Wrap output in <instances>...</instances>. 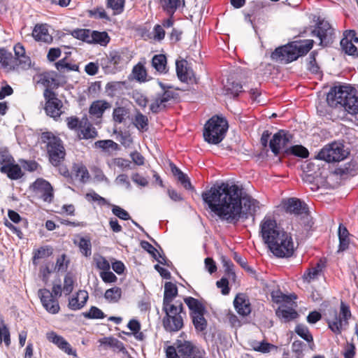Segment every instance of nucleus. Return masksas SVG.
I'll use <instances>...</instances> for the list:
<instances>
[{"instance_id":"35","label":"nucleus","mask_w":358,"mask_h":358,"mask_svg":"<svg viewBox=\"0 0 358 358\" xmlns=\"http://www.w3.org/2000/svg\"><path fill=\"white\" fill-rule=\"evenodd\" d=\"M148 118L146 115L141 113L140 111H137L133 124L135 127L141 131H146L148 129Z\"/></svg>"},{"instance_id":"61","label":"nucleus","mask_w":358,"mask_h":358,"mask_svg":"<svg viewBox=\"0 0 358 358\" xmlns=\"http://www.w3.org/2000/svg\"><path fill=\"white\" fill-rule=\"evenodd\" d=\"M13 163H15L14 158L7 151H3L0 152V167L6 166H8Z\"/></svg>"},{"instance_id":"38","label":"nucleus","mask_w":358,"mask_h":358,"mask_svg":"<svg viewBox=\"0 0 358 358\" xmlns=\"http://www.w3.org/2000/svg\"><path fill=\"white\" fill-rule=\"evenodd\" d=\"M78 246L85 257H87L92 255V243L89 237H80Z\"/></svg>"},{"instance_id":"31","label":"nucleus","mask_w":358,"mask_h":358,"mask_svg":"<svg viewBox=\"0 0 358 358\" xmlns=\"http://www.w3.org/2000/svg\"><path fill=\"white\" fill-rule=\"evenodd\" d=\"M295 332L308 343L309 348L312 350H314L315 345L313 341V337L306 326L301 324H297L295 327Z\"/></svg>"},{"instance_id":"16","label":"nucleus","mask_w":358,"mask_h":358,"mask_svg":"<svg viewBox=\"0 0 358 358\" xmlns=\"http://www.w3.org/2000/svg\"><path fill=\"white\" fill-rule=\"evenodd\" d=\"M313 33L320 38V45L322 46H327L333 43L334 29L327 21H319Z\"/></svg>"},{"instance_id":"39","label":"nucleus","mask_w":358,"mask_h":358,"mask_svg":"<svg viewBox=\"0 0 358 358\" xmlns=\"http://www.w3.org/2000/svg\"><path fill=\"white\" fill-rule=\"evenodd\" d=\"M121 296L122 289L118 287L110 288L104 294V298L110 303L118 302Z\"/></svg>"},{"instance_id":"6","label":"nucleus","mask_w":358,"mask_h":358,"mask_svg":"<svg viewBox=\"0 0 358 358\" xmlns=\"http://www.w3.org/2000/svg\"><path fill=\"white\" fill-rule=\"evenodd\" d=\"M228 129V122L224 117L215 115L205 124L203 137L211 144L220 143L225 136Z\"/></svg>"},{"instance_id":"32","label":"nucleus","mask_w":358,"mask_h":358,"mask_svg":"<svg viewBox=\"0 0 358 358\" xmlns=\"http://www.w3.org/2000/svg\"><path fill=\"white\" fill-rule=\"evenodd\" d=\"M110 41V38L106 31H91L90 43L99 44L106 46Z\"/></svg>"},{"instance_id":"52","label":"nucleus","mask_w":358,"mask_h":358,"mask_svg":"<svg viewBox=\"0 0 358 358\" xmlns=\"http://www.w3.org/2000/svg\"><path fill=\"white\" fill-rule=\"evenodd\" d=\"M80 133L83 135L82 138L90 139L94 138L97 136L98 133L96 129L90 123L87 126L82 127Z\"/></svg>"},{"instance_id":"56","label":"nucleus","mask_w":358,"mask_h":358,"mask_svg":"<svg viewBox=\"0 0 358 358\" xmlns=\"http://www.w3.org/2000/svg\"><path fill=\"white\" fill-rule=\"evenodd\" d=\"M13 60V55L5 49H0V64L3 67L10 66Z\"/></svg>"},{"instance_id":"28","label":"nucleus","mask_w":358,"mask_h":358,"mask_svg":"<svg viewBox=\"0 0 358 358\" xmlns=\"http://www.w3.org/2000/svg\"><path fill=\"white\" fill-rule=\"evenodd\" d=\"M338 236L339 239V245L338 252H343L346 250L350 245V233L348 229L343 224H340L338 230Z\"/></svg>"},{"instance_id":"45","label":"nucleus","mask_w":358,"mask_h":358,"mask_svg":"<svg viewBox=\"0 0 358 358\" xmlns=\"http://www.w3.org/2000/svg\"><path fill=\"white\" fill-rule=\"evenodd\" d=\"M317 51L314 50L310 52L308 57V70L313 73V74H319L320 71V68L316 62L315 57L317 55Z\"/></svg>"},{"instance_id":"14","label":"nucleus","mask_w":358,"mask_h":358,"mask_svg":"<svg viewBox=\"0 0 358 358\" xmlns=\"http://www.w3.org/2000/svg\"><path fill=\"white\" fill-rule=\"evenodd\" d=\"M34 194L43 201L52 203L54 199V191L51 184L43 178L36 179L30 186Z\"/></svg>"},{"instance_id":"36","label":"nucleus","mask_w":358,"mask_h":358,"mask_svg":"<svg viewBox=\"0 0 358 358\" xmlns=\"http://www.w3.org/2000/svg\"><path fill=\"white\" fill-rule=\"evenodd\" d=\"M357 163L355 162H350L343 166H340L336 169V173L341 176H355L357 173Z\"/></svg>"},{"instance_id":"30","label":"nucleus","mask_w":358,"mask_h":358,"mask_svg":"<svg viewBox=\"0 0 358 358\" xmlns=\"http://www.w3.org/2000/svg\"><path fill=\"white\" fill-rule=\"evenodd\" d=\"M164 10L171 16L180 7L185 6V0H160Z\"/></svg>"},{"instance_id":"15","label":"nucleus","mask_w":358,"mask_h":358,"mask_svg":"<svg viewBox=\"0 0 358 358\" xmlns=\"http://www.w3.org/2000/svg\"><path fill=\"white\" fill-rule=\"evenodd\" d=\"M177 94L172 90L157 92L150 105V110L152 113L157 114L166 109L169 102L176 99Z\"/></svg>"},{"instance_id":"2","label":"nucleus","mask_w":358,"mask_h":358,"mask_svg":"<svg viewBox=\"0 0 358 358\" xmlns=\"http://www.w3.org/2000/svg\"><path fill=\"white\" fill-rule=\"evenodd\" d=\"M327 104H319L317 114L327 120L344 119L347 113H358V92L350 85L332 87L327 96Z\"/></svg>"},{"instance_id":"24","label":"nucleus","mask_w":358,"mask_h":358,"mask_svg":"<svg viewBox=\"0 0 358 358\" xmlns=\"http://www.w3.org/2000/svg\"><path fill=\"white\" fill-rule=\"evenodd\" d=\"M178 294V290L177 286L171 282H166L164 285V292L162 306L166 307L174 305V303H172V301L173 299L176 296H177Z\"/></svg>"},{"instance_id":"60","label":"nucleus","mask_w":358,"mask_h":358,"mask_svg":"<svg viewBox=\"0 0 358 358\" xmlns=\"http://www.w3.org/2000/svg\"><path fill=\"white\" fill-rule=\"evenodd\" d=\"M127 110L124 107H117L113 110V118L115 122L122 123L124 120Z\"/></svg>"},{"instance_id":"25","label":"nucleus","mask_w":358,"mask_h":358,"mask_svg":"<svg viewBox=\"0 0 358 358\" xmlns=\"http://www.w3.org/2000/svg\"><path fill=\"white\" fill-rule=\"evenodd\" d=\"M111 104L105 100H96L92 103L89 113L96 117H101L106 110L109 109Z\"/></svg>"},{"instance_id":"23","label":"nucleus","mask_w":358,"mask_h":358,"mask_svg":"<svg viewBox=\"0 0 358 358\" xmlns=\"http://www.w3.org/2000/svg\"><path fill=\"white\" fill-rule=\"evenodd\" d=\"M88 299V293L85 290H79L76 296H73L69 301V308L73 310L81 309Z\"/></svg>"},{"instance_id":"59","label":"nucleus","mask_w":358,"mask_h":358,"mask_svg":"<svg viewBox=\"0 0 358 358\" xmlns=\"http://www.w3.org/2000/svg\"><path fill=\"white\" fill-rule=\"evenodd\" d=\"M112 206V212L113 213L123 220H129L131 219L130 215L127 211L124 209L120 208L118 206L111 205Z\"/></svg>"},{"instance_id":"49","label":"nucleus","mask_w":358,"mask_h":358,"mask_svg":"<svg viewBox=\"0 0 358 358\" xmlns=\"http://www.w3.org/2000/svg\"><path fill=\"white\" fill-rule=\"evenodd\" d=\"M132 73L134 76V78L140 81L145 82L146 81V70L144 66L140 63L134 66Z\"/></svg>"},{"instance_id":"29","label":"nucleus","mask_w":358,"mask_h":358,"mask_svg":"<svg viewBox=\"0 0 358 358\" xmlns=\"http://www.w3.org/2000/svg\"><path fill=\"white\" fill-rule=\"evenodd\" d=\"M186 64L187 61L185 59L176 61V62L177 76L183 83H188L191 80V72Z\"/></svg>"},{"instance_id":"44","label":"nucleus","mask_w":358,"mask_h":358,"mask_svg":"<svg viewBox=\"0 0 358 358\" xmlns=\"http://www.w3.org/2000/svg\"><path fill=\"white\" fill-rule=\"evenodd\" d=\"M242 85L239 83L232 82L225 87L226 94L233 98L238 96L239 93L242 92Z\"/></svg>"},{"instance_id":"37","label":"nucleus","mask_w":358,"mask_h":358,"mask_svg":"<svg viewBox=\"0 0 358 358\" xmlns=\"http://www.w3.org/2000/svg\"><path fill=\"white\" fill-rule=\"evenodd\" d=\"M125 82L122 81L108 82L106 85V92L108 96L113 97L122 91Z\"/></svg>"},{"instance_id":"57","label":"nucleus","mask_w":358,"mask_h":358,"mask_svg":"<svg viewBox=\"0 0 358 358\" xmlns=\"http://www.w3.org/2000/svg\"><path fill=\"white\" fill-rule=\"evenodd\" d=\"M222 265H223V267L224 268V271H225V273L228 275L229 278H235L236 277V274H235V272L234 271V264L232 263V262L229 259H227L225 257H222Z\"/></svg>"},{"instance_id":"26","label":"nucleus","mask_w":358,"mask_h":358,"mask_svg":"<svg viewBox=\"0 0 358 358\" xmlns=\"http://www.w3.org/2000/svg\"><path fill=\"white\" fill-rule=\"evenodd\" d=\"M275 315L284 322H288L298 317L297 312L292 308L281 306L275 310Z\"/></svg>"},{"instance_id":"9","label":"nucleus","mask_w":358,"mask_h":358,"mask_svg":"<svg viewBox=\"0 0 358 358\" xmlns=\"http://www.w3.org/2000/svg\"><path fill=\"white\" fill-rule=\"evenodd\" d=\"M62 295L61 285H53L52 292L48 289H41L38 290V296L41 299L43 306L51 314H56L59 310V305L57 296Z\"/></svg>"},{"instance_id":"33","label":"nucleus","mask_w":358,"mask_h":358,"mask_svg":"<svg viewBox=\"0 0 358 358\" xmlns=\"http://www.w3.org/2000/svg\"><path fill=\"white\" fill-rule=\"evenodd\" d=\"M33 254L32 263L34 266H37L39 259L48 257L52 254V248L50 246L41 247L34 250Z\"/></svg>"},{"instance_id":"64","label":"nucleus","mask_w":358,"mask_h":358,"mask_svg":"<svg viewBox=\"0 0 358 358\" xmlns=\"http://www.w3.org/2000/svg\"><path fill=\"white\" fill-rule=\"evenodd\" d=\"M306 345L301 341H294L292 344V350L297 357L303 356V351L306 348Z\"/></svg>"},{"instance_id":"11","label":"nucleus","mask_w":358,"mask_h":358,"mask_svg":"<svg viewBox=\"0 0 358 358\" xmlns=\"http://www.w3.org/2000/svg\"><path fill=\"white\" fill-rule=\"evenodd\" d=\"M351 317L350 308L345 303L341 301V312L338 315L336 310H334L332 318L327 320L329 328L336 334H340L343 327L348 325V319Z\"/></svg>"},{"instance_id":"17","label":"nucleus","mask_w":358,"mask_h":358,"mask_svg":"<svg viewBox=\"0 0 358 358\" xmlns=\"http://www.w3.org/2000/svg\"><path fill=\"white\" fill-rule=\"evenodd\" d=\"M292 136L284 130L275 133L269 141V147L275 155L280 153V149L285 148L290 141Z\"/></svg>"},{"instance_id":"41","label":"nucleus","mask_w":358,"mask_h":358,"mask_svg":"<svg viewBox=\"0 0 358 358\" xmlns=\"http://www.w3.org/2000/svg\"><path fill=\"white\" fill-rule=\"evenodd\" d=\"M250 11L249 13H245V20L254 27V20L251 17L255 16L257 12L262 8V5L258 1H252L250 3Z\"/></svg>"},{"instance_id":"34","label":"nucleus","mask_w":358,"mask_h":358,"mask_svg":"<svg viewBox=\"0 0 358 358\" xmlns=\"http://www.w3.org/2000/svg\"><path fill=\"white\" fill-rule=\"evenodd\" d=\"M166 57L164 55H156L152 57V65L159 73H166Z\"/></svg>"},{"instance_id":"4","label":"nucleus","mask_w":358,"mask_h":358,"mask_svg":"<svg viewBox=\"0 0 358 358\" xmlns=\"http://www.w3.org/2000/svg\"><path fill=\"white\" fill-rule=\"evenodd\" d=\"M183 309V304L180 301H176L174 305L162 306V310L165 313L162 324L166 331L176 332L183 327V317L186 315Z\"/></svg>"},{"instance_id":"19","label":"nucleus","mask_w":358,"mask_h":358,"mask_svg":"<svg viewBox=\"0 0 358 358\" xmlns=\"http://www.w3.org/2000/svg\"><path fill=\"white\" fill-rule=\"evenodd\" d=\"M287 213L295 215H307L308 208L305 203H302L300 199L296 198H290L287 200L285 205Z\"/></svg>"},{"instance_id":"51","label":"nucleus","mask_w":358,"mask_h":358,"mask_svg":"<svg viewBox=\"0 0 358 358\" xmlns=\"http://www.w3.org/2000/svg\"><path fill=\"white\" fill-rule=\"evenodd\" d=\"M56 79L50 73H44L40 75L38 83L44 85L45 89H50L56 85Z\"/></svg>"},{"instance_id":"50","label":"nucleus","mask_w":358,"mask_h":358,"mask_svg":"<svg viewBox=\"0 0 358 358\" xmlns=\"http://www.w3.org/2000/svg\"><path fill=\"white\" fill-rule=\"evenodd\" d=\"M83 315L87 319H103L106 317L104 313L96 306H92L88 312H85Z\"/></svg>"},{"instance_id":"58","label":"nucleus","mask_w":358,"mask_h":358,"mask_svg":"<svg viewBox=\"0 0 358 358\" xmlns=\"http://www.w3.org/2000/svg\"><path fill=\"white\" fill-rule=\"evenodd\" d=\"M124 5V0H107V6L119 14L122 12Z\"/></svg>"},{"instance_id":"42","label":"nucleus","mask_w":358,"mask_h":358,"mask_svg":"<svg viewBox=\"0 0 358 358\" xmlns=\"http://www.w3.org/2000/svg\"><path fill=\"white\" fill-rule=\"evenodd\" d=\"M340 45L342 50L345 54L354 57L358 56L357 48L352 42L343 38L340 42Z\"/></svg>"},{"instance_id":"8","label":"nucleus","mask_w":358,"mask_h":358,"mask_svg":"<svg viewBox=\"0 0 358 358\" xmlns=\"http://www.w3.org/2000/svg\"><path fill=\"white\" fill-rule=\"evenodd\" d=\"M268 247L275 256L280 258L292 257L294 252L292 236L286 231L278 236Z\"/></svg>"},{"instance_id":"54","label":"nucleus","mask_w":358,"mask_h":358,"mask_svg":"<svg viewBox=\"0 0 358 358\" xmlns=\"http://www.w3.org/2000/svg\"><path fill=\"white\" fill-rule=\"evenodd\" d=\"M94 262L98 269L102 270L103 271L110 270V263L104 257L101 255L95 256L94 257Z\"/></svg>"},{"instance_id":"22","label":"nucleus","mask_w":358,"mask_h":358,"mask_svg":"<svg viewBox=\"0 0 358 358\" xmlns=\"http://www.w3.org/2000/svg\"><path fill=\"white\" fill-rule=\"evenodd\" d=\"M184 301L189 310L190 317L196 315L205 314L206 313L205 306L197 299L192 296H187L184 299Z\"/></svg>"},{"instance_id":"46","label":"nucleus","mask_w":358,"mask_h":358,"mask_svg":"<svg viewBox=\"0 0 358 358\" xmlns=\"http://www.w3.org/2000/svg\"><path fill=\"white\" fill-rule=\"evenodd\" d=\"M90 34L91 30L86 29H76L71 32V35L74 38L78 40H81L87 43H90Z\"/></svg>"},{"instance_id":"53","label":"nucleus","mask_w":358,"mask_h":358,"mask_svg":"<svg viewBox=\"0 0 358 358\" xmlns=\"http://www.w3.org/2000/svg\"><path fill=\"white\" fill-rule=\"evenodd\" d=\"M85 198L89 201H92L97 202L99 206H110V203L105 198L101 196L94 191L87 193Z\"/></svg>"},{"instance_id":"27","label":"nucleus","mask_w":358,"mask_h":358,"mask_svg":"<svg viewBox=\"0 0 358 358\" xmlns=\"http://www.w3.org/2000/svg\"><path fill=\"white\" fill-rule=\"evenodd\" d=\"M0 171L2 173L6 174L7 177L11 180H18L23 176L21 167L15 163H13L8 166H1Z\"/></svg>"},{"instance_id":"20","label":"nucleus","mask_w":358,"mask_h":358,"mask_svg":"<svg viewBox=\"0 0 358 358\" xmlns=\"http://www.w3.org/2000/svg\"><path fill=\"white\" fill-rule=\"evenodd\" d=\"M32 36L36 41L48 44L53 41L52 36L49 34L47 24H36L32 31Z\"/></svg>"},{"instance_id":"1","label":"nucleus","mask_w":358,"mask_h":358,"mask_svg":"<svg viewBox=\"0 0 358 358\" xmlns=\"http://www.w3.org/2000/svg\"><path fill=\"white\" fill-rule=\"evenodd\" d=\"M204 203L221 221L236 224L241 218L255 217L260 208L259 202L249 195L242 196L237 185L222 182L214 185L201 194Z\"/></svg>"},{"instance_id":"10","label":"nucleus","mask_w":358,"mask_h":358,"mask_svg":"<svg viewBox=\"0 0 358 358\" xmlns=\"http://www.w3.org/2000/svg\"><path fill=\"white\" fill-rule=\"evenodd\" d=\"M348 154L342 143L334 142L324 147L317 154V159L327 162H340L345 159Z\"/></svg>"},{"instance_id":"3","label":"nucleus","mask_w":358,"mask_h":358,"mask_svg":"<svg viewBox=\"0 0 358 358\" xmlns=\"http://www.w3.org/2000/svg\"><path fill=\"white\" fill-rule=\"evenodd\" d=\"M313 40L293 41L285 45L277 48L271 55L273 60L290 63L299 57L306 55L313 48Z\"/></svg>"},{"instance_id":"47","label":"nucleus","mask_w":358,"mask_h":358,"mask_svg":"<svg viewBox=\"0 0 358 358\" xmlns=\"http://www.w3.org/2000/svg\"><path fill=\"white\" fill-rule=\"evenodd\" d=\"M66 57H64L55 63V67L59 71L64 72L65 69H66L67 71H76L78 70V66L77 64H69L66 62Z\"/></svg>"},{"instance_id":"63","label":"nucleus","mask_w":358,"mask_h":358,"mask_svg":"<svg viewBox=\"0 0 358 358\" xmlns=\"http://www.w3.org/2000/svg\"><path fill=\"white\" fill-rule=\"evenodd\" d=\"M89 15L90 17H94L97 19H105L106 20H110V17L106 14L104 9L101 7L89 10Z\"/></svg>"},{"instance_id":"18","label":"nucleus","mask_w":358,"mask_h":358,"mask_svg":"<svg viewBox=\"0 0 358 358\" xmlns=\"http://www.w3.org/2000/svg\"><path fill=\"white\" fill-rule=\"evenodd\" d=\"M47 339L56 345L60 350L64 351L69 355H73V352L71 345L62 336L57 334L55 331L48 332L46 334Z\"/></svg>"},{"instance_id":"62","label":"nucleus","mask_w":358,"mask_h":358,"mask_svg":"<svg viewBox=\"0 0 358 358\" xmlns=\"http://www.w3.org/2000/svg\"><path fill=\"white\" fill-rule=\"evenodd\" d=\"M66 255L65 254L62 255L57 258L55 265V269L57 271H66L68 268L69 261L66 260Z\"/></svg>"},{"instance_id":"21","label":"nucleus","mask_w":358,"mask_h":358,"mask_svg":"<svg viewBox=\"0 0 358 358\" xmlns=\"http://www.w3.org/2000/svg\"><path fill=\"white\" fill-rule=\"evenodd\" d=\"M234 306L237 313L242 316H247L251 313L250 303L243 294L236 295L234 300Z\"/></svg>"},{"instance_id":"12","label":"nucleus","mask_w":358,"mask_h":358,"mask_svg":"<svg viewBox=\"0 0 358 358\" xmlns=\"http://www.w3.org/2000/svg\"><path fill=\"white\" fill-rule=\"evenodd\" d=\"M260 234L264 242L268 245L273 243L282 233L285 232L278 226L275 220L271 217H264L260 223Z\"/></svg>"},{"instance_id":"40","label":"nucleus","mask_w":358,"mask_h":358,"mask_svg":"<svg viewBox=\"0 0 358 358\" xmlns=\"http://www.w3.org/2000/svg\"><path fill=\"white\" fill-rule=\"evenodd\" d=\"M204 315L205 314H201L191 317L196 331L203 332L207 329L208 322L204 317Z\"/></svg>"},{"instance_id":"55","label":"nucleus","mask_w":358,"mask_h":358,"mask_svg":"<svg viewBox=\"0 0 358 358\" xmlns=\"http://www.w3.org/2000/svg\"><path fill=\"white\" fill-rule=\"evenodd\" d=\"M94 145L96 148L103 150L111 148L113 150H117L118 149V144L112 140H99L96 141Z\"/></svg>"},{"instance_id":"48","label":"nucleus","mask_w":358,"mask_h":358,"mask_svg":"<svg viewBox=\"0 0 358 358\" xmlns=\"http://www.w3.org/2000/svg\"><path fill=\"white\" fill-rule=\"evenodd\" d=\"M112 163L113 165L119 167L122 171L131 170L134 169L131 161L122 157L113 159Z\"/></svg>"},{"instance_id":"7","label":"nucleus","mask_w":358,"mask_h":358,"mask_svg":"<svg viewBox=\"0 0 358 358\" xmlns=\"http://www.w3.org/2000/svg\"><path fill=\"white\" fill-rule=\"evenodd\" d=\"M41 141L46 144L50 162L55 166H59L66 155L61 139L52 132L46 131L42 133Z\"/></svg>"},{"instance_id":"13","label":"nucleus","mask_w":358,"mask_h":358,"mask_svg":"<svg viewBox=\"0 0 358 358\" xmlns=\"http://www.w3.org/2000/svg\"><path fill=\"white\" fill-rule=\"evenodd\" d=\"M43 96L45 100L44 109L46 114L54 119L59 117L62 113L63 103L57 98L56 93L51 89H45L43 92Z\"/></svg>"},{"instance_id":"5","label":"nucleus","mask_w":358,"mask_h":358,"mask_svg":"<svg viewBox=\"0 0 358 358\" xmlns=\"http://www.w3.org/2000/svg\"><path fill=\"white\" fill-rule=\"evenodd\" d=\"M167 358H208L204 350L189 341L177 340L166 350Z\"/></svg>"},{"instance_id":"43","label":"nucleus","mask_w":358,"mask_h":358,"mask_svg":"<svg viewBox=\"0 0 358 358\" xmlns=\"http://www.w3.org/2000/svg\"><path fill=\"white\" fill-rule=\"evenodd\" d=\"M285 152L301 158H306L309 155L308 150L303 145H293L287 148Z\"/></svg>"}]
</instances>
